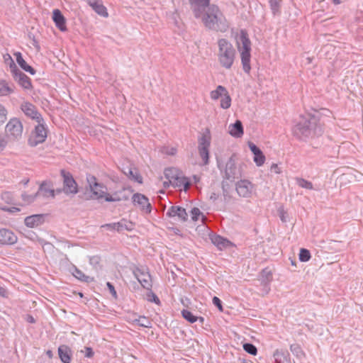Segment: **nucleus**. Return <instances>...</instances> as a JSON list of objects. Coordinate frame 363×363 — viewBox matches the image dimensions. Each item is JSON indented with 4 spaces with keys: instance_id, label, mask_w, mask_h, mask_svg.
Masks as SVG:
<instances>
[{
    "instance_id": "1",
    "label": "nucleus",
    "mask_w": 363,
    "mask_h": 363,
    "mask_svg": "<svg viewBox=\"0 0 363 363\" xmlns=\"http://www.w3.org/2000/svg\"><path fill=\"white\" fill-rule=\"evenodd\" d=\"M294 136L301 141H306L322 135L323 129L319 117L311 113L300 116L292 129Z\"/></svg>"
},
{
    "instance_id": "2",
    "label": "nucleus",
    "mask_w": 363,
    "mask_h": 363,
    "mask_svg": "<svg viewBox=\"0 0 363 363\" xmlns=\"http://www.w3.org/2000/svg\"><path fill=\"white\" fill-rule=\"evenodd\" d=\"M203 14L202 22L207 28L222 33L228 30L227 20L218 6L211 4Z\"/></svg>"
},
{
    "instance_id": "3",
    "label": "nucleus",
    "mask_w": 363,
    "mask_h": 363,
    "mask_svg": "<svg viewBox=\"0 0 363 363\" xmlns=\"http://www.w3.org/2000/svg\"><path fill=\"white\" fill-rule=\"evenodd\" d=\"M237 47L240 52L241 63L243 71L249 74L251 70V41L246 30L241 29L236 36Z\"/></svg>"
},
{
    "instance_id": "4",
    "label": "nucleus",
    "mask_w": 363,
    "mask_h": 363,
    "mask_svg": "<svg viewBox=\"0 0 363 363\" xmlns=\"http://www.w3.org/2000/svg\"><path fill=\"white\" fill-rule=\"evenodd\" d=\"M218 46V60L220 66L227 69H230L235 59V49L232 43L225 38L219 39Z\"/></svg>"
},
{
    "instance_id": "5",
    "label": "nucleus",
    "mask_w": 363,
    "mask_h": 363,
    "mask_svg": "<svg viewBox=\"0 0 363 363\" xmlns=\"http://www.w3.org/2000/svg\"><path fill=\"white\" fill-rule=\"evenodd\" d=\"M218 168L220 170L223 179L234 182L235 179L242 177V171L240 166L236 164L235 156L232 155L227 161L223 169H221L218 164Z\"/></svg>"
},
{
    "instance_id": "6",
    "label": "nucleus",
    "mask_w": 363,
    "mask_h": 363,
    "mask_svg": "<svg viewBox=\"0 0 363 363\" xmlns=\"http://www.w3.org/2000/svg\"><path fill=\"white\" fill-rule=\"evenodd\" d=\"M133 276L140 284L141 286L150 290L152 288V276L149 269L145 266H134L131 268Z\"/></svg>"
},
{
    "instance_id": "7",
    "label": "nucleus",
    "mask_w": 363,
    "mask_h": 363,
    "mask_svg": "<svg viewBox=\"0 0 363 363\" xmlns=\"http://www.w3.org/2000/svg\"><path fill=\"white\" fill-rule=\"evenodd\" d=\"M60 176L62 179V189H57V192L63 191L66 195H75L78 193V184L74 179L72 174L62 169L60 170Z\"/></svg>"
},
{
    "instance_id": "8",
    "label": "nucleus",
    "mask_w": 363,
    "mask_h": 363,
    "mask_svg": "<svg viewBox=\"0 0 363 363\" xmlns=\"http://www.w3.org/2000/svg\"><path fill=\"white\" fill-rule=\"evenodd\" d=\"M47 136L48 129L45 121L43 119V121L38 123V125L32 131L31 135L28 139V145L31 147H35L45 142Z\"/></svg>"
},
{
    "instance_id": "9",
    "label": "nucleus",
    "mask_w": 363,
    "mask_h": 363,
    "mask_svg": "<svg viewBox=\"0 0 363 363\" xmlns=\"http://www.w3.org/2000/svg\"><path fill=\"white\" fill-rule=\"evenodd\" d=\"M10 69L14 80L17 82L21 86L27 90H30L33 88L31 79L17 67L12 60L10 64Z\"/></svg>"
},
{
    "instance_id": "10",
    "label": "nucleus",
    "mask_w": 363,
    "mask_h": 363,
    "mask_svg": "<svg viewBox=\"0 0 363 363\" xmlns=\"http://www.w3.org/2000/svg\"><path fill=\"white\" fill-rule=\"evenodd\" d=\"M86 180L92 193V197L96 199L104 198L106 186L103 184L97 182L96 177L93 175H87Z\"/></svg>"
},
{
    "instance_id": "11",
    "label": "nucleus",
    "mask_w": 363,
    "mask_h": 363,
    "mask_svg": "<svg viewBox=\"0 0 363 363\" xmlns=\"http://www.w3.org/2000/svg\"><path fill=\"white\" fill-rule=\"evenodd\" d=\"M6 132L13 138H18L23 133V125L17 118H11L6 125Z\"/></svg>"
},
{
    "instance_id": "12",
    "label": "nucleus",
    "mask_w": 363,
    "mask_h": 363,
    "mask_svg": "<svg viewBox=\"0 0 363 363\" xmlns=\"http://www.w3.org/2000/svg\"><path fill=\"white\" fill-rule=\"evenodd\" d=\"M21 109L27 117L35 120L37 123L43 121V118L42 117V115L38 112V108L33 104L24 101L21 105Z\"/></svg>"
},
{
    "instance_id": "13",
    "label": "nucleus",
    "mask_w": 363,
    "mask_h": 363,
    "mask_svg": "<svg viewBox=\"0 0 363 363\" xmlns=\"http://www.w3.org/2000/svg\"><path fill=\"white\" fill-rule=\"evenodd\" d=\"M253 187V184L247 179H240L235 184L238 194L243 198L251 197Z\"/></svg>"
},
{
    "instance_id": "14",
    "label": "nucleus",
    "mask_w": 363,
    "mask_h": 363,
    "mask_svg": "<svg viewBox=\"0 0 363 363\" xmlns=\"http://www.w3.org/2000/svg\"><path fill=\"white\" fill-rule=\"evenodd\" d=\"M189 4L196 18H201L206 9H208V6L211 5L210 0H189Z\"/></svg>"
},
{
    "instance_id": "15",
    "label": "nucleus",
    "mask_w": 363,
    "mask_h": 363,
    "mask_svg": "<svg viewBox=\"0 0 363 363\" xmlns=\"http://www.w3.org/2000/svg\"><path fill=\"white\" fill-rule=\"evenodd\" d=\"M132 199L134 205H138L146 213L151 212V204L146 196L140 193H135L133 195Z\"/></svg>"
},
{
    "instance_id": "16",
    "label": "nucleus",
    "mask_w": 363,
    "mask_h": 363,
    "mask_svg": "<svg viewBox=\"0 0 363 363\" xmlns=\"http://www.w3.org/2000/svg\"><path fill=\"white\" fill-rule=\"evenodd\" d=\"M16 235L10 230L0 228V245H13L17 242Z\"/></svg>"
},
{
    "instance_id": "17",
    "label": "nucleus",
    "mask_w": 363,
    "mask_h": 363,
    "mask_svg": "<svg viewBox=\"0 0 363 363\" xmlns=\"http://www.w3.org/2000/svg\"><path fill=\"white\" fill-rule=\"evenodd\" d=\"M166 216L172 217H178V218L185 222L188 220V214L186 209L179 206H172L167 211Z\"/></svg>"
},
{
    "instance_id": "18",
    "label": "nucleus",
    "mask_w": 363,
    "mask_h": 363,
    "mask_svg": "<svg viewBox=\"0 0 363 363\" xmlns=\"http://www.w3.org/2000/svg\"><path fill=\"white\" fill-rule=\"evenodd\" d=\"M45 215L34 214L27 216L24 219V224L28 228H36L45 223Z\"/></svg>"
},
{
    "instance_id": "19",
    "label": "nucleus",
    "mask_w": 363,
    "mask_h": 363,
    "mask_svg": "<svg viewBox=\"0 0 363 363\" xmlns=\"http://www.w3.org/2000/svg\"><path fill=\"white\" fill-rule=\"evenodd\" d=\"M248 147L254 155L253 160L257 167H261L265 162V156L262 151L253 143L249 142Z\"/></svg>"
},
{
    "instance_id": "20",
    "label": "nucleus",
    "mask_w": 363,
    "mask_h": 363,
    "mask_svg": "<svg viewBox=\"0 0 363 363\" xmlns=\"http://www.w3.org/2000/svg\"><path fill=\"white\" fill-rule=\"evenodd\" d=\"M52 20L55 24V26L60 31L65 32L67 30L66 26V18L59 9H56L53 10Z\"/></svg>"
},
{
    "instance_id": "21",
    "label": "nucleus",
    "mask_w": 363,
    "mask_h": 363,
    "mask_svg": "<svg viewBox=\"0 0 363 363\" xmlns=\"http://www.w3.org/2000/svg\"><path fill=\"white\" fill-rule=\"evenodd\" d=\"M211 240L212 243L220 250L234 246V244L231 241L219 235H213Z\"/></svg>"
},
{
    "instance_id": "22",
    "label": "nucleus",
    "mask_w": 363,
    "mask_h": 363,
    "mask_svg": "<svg viewBox=\"0 0 363 363\" xmlns=\"http://www.w3.org/2000/svg\"><path fill=\"white\" fill-rule=\"evenodd\" d=\"M59 357L62 363H71L73 352L66 345H60L57 350Z\"/></svg>"
},
{
    "instance_id": "23",
    "label": "nucleus",
    "mask_w": 363,
    "mask_h": 363,
    "mask_svg": "<svg viewBox=\"0 0 363 363\" xmlns=\"http://www.w3.org/2000/svg\"><path fill=\"white\" fill-rule=\"evenodd\" d=\"M229 133L234 138H241L244 134L242 123L240 121L237 120L234 123L229 125Z\"/></svg>"
},
{
    "instance_id": "24",
    "label": "nucleus",
    "mask_w": 363,
    "mask_h": 363,
    "mask_svg": "<svg viewBox=\"0 0 363 363\" xmlns=\"http://www.w3.org/2000/svg\"><path fill=\"white\" fill-rule=\"evenodd\" d=\"M88 4L99 15L103 17L108 16L106 8L100 1L97 0H88Z\"/></svg>"
},
{
    "instance_id": "25",
    "label": "nucleus",
    "mask_w": 363,
    "mask_h": 363,
    "mask_svg": "<svg viewBox=\"0 0 363 363\" xmlns=\"http://www.w3.org/2000/svg\"><path fill=\"white\" fill-rule=\"evenodd\" d=\"M211 135L209 129H206L205 132L198 139V149L201 147H210Z\"/></svg>"
},
{
    "instance_id": "26",
    "label": "nucleus",
    "mask_w": 363,
    "mask_h": 363,
    "mask_svg": "<svg viewBox=\"0 0 363 363\" xmlns=\"http://www.w3.org/2000/svg\"><path fill=\"white\" fill-rule=\"evenodd\" d=\"M72 275L77 279L78 280L85 282L89 283L94 281V278L90 277L84 274L79 269H78L76 266L73 265L72 268Z\"/></svg>"
},
{
    "instance_id": "27",
    "label": "nucleus",
    "mask_w": 363,
    "mask_h": 363,
    "mask_svg": "<svg viewBox=\"0 0 363 363\" xmlns=\"http://www.w3.org/2000/svg\"><path fill=\"white\" fill-rule=\"evenodd\" d=\"M261 276V283L266 288V293H268L269 290V284L272 279V274L270 270L265 268L262 270Z\"/></svg>"
},
{
    "instance_id": "28",
    "label": "nucleus",
    "mask_w": 363,
    "mask_h": 363,
    "mask_svg": "<svg viewBox=\"0 0 363 363\" xmlns=\"http://www.w3.org/2000/svg\"><path fill=\"white\" fill-rule=\"evenodd\" d=\"M13 85L10 86L5 80L0 81V96H6L13 93Z\"/></svg>"
},
{
    "instance_id": "29",
    "label": "nucleus",
    "mask_w": 363,
    "mask_h": 363,
    "mask_svg": "<svg viewBox=\"0 0 363 363\" xmlns=\"http://www.w3.org/2000/svg\"><path fill=\"white\" fill-rule=\"evenodd\" d=\"M172 183L175 186L183 187L184 191H186L190 186L189 179L185 177H179L177 176Z\"/></svg>"
},
{
    "instance_id": "30",
    "label": "nucleus",
    "mask_w": 363,
    "mask_h": 363,
    "mask_svg": "<svg viewBox=\"0 0 363 363\" xmlns=\"http://www.w3.org/2000/svg\"><path fill=\"white\" fill-rule=\"evenodd\" d=\"M270 9L274 16L281 14V0H268Z\"/></svg>"
},
{
    "instance_id": "31",
    "label": "nucleus",
    "mask_w": 363,
    "mask_h": 363,
    "mask_svg": "<svg viewBox=\"0 0 363 363\" xmlns=\"http://www.w3.org/2000/svg\"><path fill=\"white\" fill-rule=\"evenodd\" d=\"M123 173L135 182H137L139 184L143 183V177L137 172H134L132 168L127 167L123 170Z\"/></svg>"
},
{
    "instance_id": "32",
    "label": "nucleus",
    "mask_w": 363,
    "mask_h": 363,
    "mask_svg": "<svg viewBox=\"0 0 363 363\" xmlns=\"http://www.w3.org/2000/svg\"><path fill=\"white\" fill-rule=\"evenodd\" d=\"M228 90L222 85H218L215 90L210 92V96L213 100H217L220 97H222Z\"/></svg>"
},
{
    "instance_id": "33",
    "label": "nucleus",
    "mask_w": 363,
    "mask_h": 363,
    "mask_svg": "<svg viewBox=\"0 0 363 363\" xmlns=\"http://www.w3.org/2000/svg\"><path fill=\"white\" fill-rule=\"evenodd\" d=\"M37 192H38V194L41 192L43 193L44 196H50L52 198L55 197V190L51 189L49 187H47V184L45 182H43L41 184V185L40 186L39 189Z\"/></svg>"
},
{
    "instance_id": "34",
    "label": "nucleus",
    "mask_w": 363,
    "mask_h": 363,
    "mask_svg": "<svg viewBox=\"0 0 363 363\" xmlns=\"http://www.w3.org/2000/svg\"><path fill=\"white\" fill-rule=\"evenodd\" d=\"M182 317L191 323H194L197 321L199 317L194 315L190 311L186 309H183L182 311Z\"/></svg>"
},
{
    "instance_id": "35",
    "label": "nucleus",
    "mask_w": 363,
    "mask_h": 363,
    "mask_svg": "<svg viewBox=\"0 0 363 363\" xmlns=\"http://www.w3.org/2000/svg\"><path fill=\"white\" fill-rule=\"evenodd\" d=\"M231 106V97L227 91L224 93L220 100V107L223 109H228Z\"/></svg>"
},
{
    "instance_id": "36",
    "label": "nucleus",
    "mask_w": 363,
    "mask_h": 363,
    "mask_svg": "<svg viewBox=\"0 0 363 363\" xmlns=\"http://www.w3.org/2000/svg\"><path fill=\"white\" fill-rule=\"evenodd\" d=\"M209 149L210 147H201L199 148V154L201 157L203 164H208L209 162Z\"/></svg>"
},
{
    "instance_id": "37",
    "label": "nucleus",
    "mask_w": 363,
    "mask_h": 363,
    "mask_svg": "<svg viewBox=\"0 0 363 363\" xmlns=\"http://www.w3.org/2000/svg\"><path fill=\"white\" fill-rule=\"evenodd\" d=\"M133 321L139 326L143 328H151V322L149 318L145 316H139L138 318L135 319Z\"/></svg>"
},
{
    "instance_id": "38",
    "label": "nucleus",
    "mask_w": 363,
    "mask_h": 363,
    "mask_svg": "<svg viewBox=\"0 0 363 363\" xmlns=\"http://www.w3.org/2000/svg\"><path fill=\"white\" fill-rule=\"evenodd\" d=\"M38 196V192H36L35 194H28L26 193H23L21 194V199L23 200V201L24 202V204L25 205H28V204H30L31 203H33L35 199L37 198V196Z\"/></svg>"
},
{
    "instance_id": "39",
    "label": "nucleus",
    "mask_w": 363,
    "mask_h": 363,
    "mask_svg": "<svg viewBox=\"0 0 363 363\" xmlns=\"http://www.w3.org/2000/svg\"><path fill=\"white\" fill-rule=\"evenodd\" d=\"M296 184L301 188L306 189H313V184L303 178H296Z\"/></svg>"
},
{
    "instance_id": "40",
    "label": "nucleus",
    "mask_w": 363,
    "mask_h": 363,
    "mask_svg": "<svg viewBox=\"0 0 363 363\" xmlns=\"http://www.w3.org/2000/svg\"><path fill=\"white\" fill-rule=\"evenodd\" d=\"M298 257L300 261L303 262L309 261L311 257L310 251L305 248H301L300 250Z\"/></svg>"
},
{
    "instance_id": "41",
    "label": "nucleus",
    "mask_w": 363,
    "mask_h": 363,
    "mask_svg": "<svg viewBox=\"0 0 363 363\" xmlns=\"http://www.w3.org/2000/svg\"><path fill=\"white\" fill-rule=\"evenodd\" d=\"M243 349L246 352L252 355H256L257 353V349L252 343L246 342L243 344Z\"/></svg>"
},
{
    "instance_id": "42",
    "label": "nucleus",
    "mask_w": 363,
    "mask_h": 363,
    "mask_svg": "<svg viewBox=\"0 0 363 363\" xmlns=\"http://www.w3.org/2000/svg\"><path fill=\"white\" fill-rule=\"evenodd\" d=\"M15 55L18 65L25 71L29 65L24 60L21 52H18L15 53Z\"/></svg>"
},
{
    "instance_id": "43",
    "label": "nucleus",
    "mask_w": 363,
    "mask_h": 363,
    "mask_svg": "<svg viewBox=\"0 0 363 363\" xmlns=\"http://www.w3.org/2000/svg\"><path fill=\"white\" fill-rule=\"evenodd\" d=\"M148 293L147 294V301L150 302H152L156 303L157 305H160L161 302L158 296L152 291L147 290Z\"/></svg>"
},
{
    "instance_id": "44",
    "label": "nucleus",
    "mask_w": 363,
    "mask_h": 363,
    "mask_svg": "<svg viewBox=\"0 0 363 363\" xmlns=\"http://www.w3.org/2000/svg\"><path fill=\"white\" fill-rule=\"evenodd\" d=\"M173 170L174 169L172 168H166L164 172V176L169 179V183H172L175 177L177 176L173 174Z\"/></svg>"
},
{
    "instance_id": "45",
    "label": "nucleus",
    "mask_w": 363,
    "mask_h": 363,
    "mask_svg": "<svg viewBox=\"0 0 363 363\" xmlns=\"http://www.w3.org/2000/svg\"><path fill=\"white\" fill-rule=\"evenodd\" d=\"M7 118V110L6 108L0 104V125L5 123Z\"/></svg>"
},
{
    "instance_id": "46",
    "label": "nucleus",
    "mask_w": 363,
    "mask_h": 363,
    "mask_svg": "<svg viewBox=\"0 0 363 363\" xmlns=\"http://www.w3.org/2000/svg\"><path fill=\"white\" fill-rule=\"evenodd\" d=\"M190 213H191V219L194 221L198 220L199 217L200 216V215H201V211L199 210V208H198L196 207L193 208L191 210Z\"/></svg>"
},
{
    "instance_id": "47",
    "label": "nucleus",
    "mask_w": 363,
    "mask_h": 363,
    "mask_svg": "<svg viewBox=\"0 0 363 363\" xmlns=\"http://www.w3.org/2000/svg\"><path fill=\"white\" fill-rule=\"evenodd\" d=\"M106 286L109 290V292L111 294L112 296L115 298V299H117L118 298V295H117V292L115 289V287L109 281H108L106 283Z\"/></svg>"
},
{
    "instance_id": "48",
    "label": "nucleus",
    "mask_w": 363,
    "mask_h": 363,
    "mask_svg": "<svg viewBox=\"0 0 363 363\" xmlns=\"http://www.w3.org/2000/svg\"><path fill=\"white\" fill-rule=\"evenodd\" d=\"M212 302L218 308L220 311H223L222 301L218 297L214 296L212 299Z\"/></svg>"
},
{
    "instance_id": "49",
    "label": "nucleus",
    "mask_w": 363,
    "mask_h": 363,
    "mask_svg": "<svg viewBox=\"0 0 363 363\" xmlns=\"http://www.w3.org/2000/svg\"><path fill=\"white\" fill-rule=\"evenodd\" d=\"M125 227V220H121L119 222L115 223L116 231L121 232L124 229Z\"/></svg>"
},
{
    "instance_id": "50",
    "label": "nucleus",
    "mask_w": 363,
    "mask_h": 363,
    "mask_svg": "<svg viewBox=\"0 0 363 363\" xmlns=\"http://www.w3.org/2000/svg\"><path fill=\"white\" fill-rule=\"evenodd\" d=\"M129 198L128 196L127 195H124L123 196H120L118 195V193L116 192L113 194V199H116L115 201H122V200H128Z\"/></svg>"
},
{
    "instance_id": "51",
    "label": "nucleus",
    "mask_w": 363,
    "mask_h": 363,
    "mask_svg": "<svg viewBox=\"0 0 363 363\" xmlns=\"http://www.w3.org/2000/svg\"><path fill=\"white\" fill-rule=\"evenodd\" d=\"M101 228H105L106 230L114 231L116 230L115 223H106L101 226Z\"/></svg>"
},
{
    "instance_id": "52",
    "label": "nucleus",
    "mask_w": 363,
    "mask_h": 363,
    "mask_svg": "<svg viewBox=\"0 0 363 363\" xmlns=\"http://www.w3.org/2000/svg\"><path fill=\"white\" fill-rule=\"evenodd\" d=\"M270 172L272 173L275 174H280L281 173V169L279 167V166L277 164H272L270 167Z\"/></svg>"
},
{
    "instance_id": "53",
    "label": "nucleus",
    "mask_w": 363,
    "mask_h": 363,
    "mask_svg": "<svg viewBox=\"0 0 363 363\" xmlns=\"http://www.w3.org/2000/svg\"><path fill=\"white\" fill-rule=\"evenodd\" d=\"M85 351H86V352H85L84 356L86 357L91 358L94 356V351H93L91 347H85Z\"/></svg>"
},
{
    "instance_id": "54",
    "label": "nucleus",
    "mask_w": 363,
    "mask_h": 363,
    "mask_svg": "<svg viewBox=\"0 0 363 363\" xmlns=\"http://www.w3.org/2000/svg\"><path fill=\"white\" fill-rule=\"evenodd\" d=\"M7 144L6 140L5 138L0 135V152L4 150V149L6 147Z\"/></svg>"
},
{
    "instance_id": "55",
    "label": "nucleus",
    "mask_w": 363,
    "mask_h": 363,
    "mask_svg": "<svg viewBox=\"0 0 363 363\" xmlns=\"http://www.w3.org/2000/svg\"><path fill=\"white\" fill-rule=\"evenodd\" d=\"M89 262L91 264H96L99 262V257L97 256L91 257L89 259Z\"/></svg>"
},
{
    "instance_id": "56",
    "label": "nucleus",
    "mask_w": 363,
    "mask_h": 363,
    "mask_svg": "<svg viewBox=\"0 0 363 363\" xmlns=\"http://www.w3.org/2000/svg\"><path fill=\"white\" fill-rule=\"evenodd\" d=\"M104 198H105V201L107 202H113L116 200L113 199V196H111L109 194H106V192Z\"/></svg>"
},
{
    "instance_id": "57",
    "label": "nucleus",
    "mask_w": 363,
    "mask_h": 363,
    "mask_svg": "<svg viewBox=\"0 0 363 363\" xmlns=\"http://www.w3.org/2000/svg\"><path fill=\"white\" fill-rule=\"evenodd\" d=\"M25 71L30 73L32 75H34L36 72L35 69L30 65L26 69Z\"/></svg>"
},
{
    "instance_id": "58",
    "label": "nucleus",
    "mask_w": 363,
    "mask_h": 363,
    "mask_svg": "<svg viewBox=\"0 0 363 363\" xmlns=\"http://www.w3.org/2000/svg\"><path fill=\"white\" fill-rule=\"evenodd\" d=\"M5 210L10 213H16V212L20 211V209L17 207H10V208H7Z\"/></svg>"
},
{
    "instance_id": "59",
    "label": "nucleus",
    "mask_w": 363,
    "mask_h": 363,
    "mask_svg": "<svg viewBox=\"0 0 363 363\" xmlns=\"http://www.w3.org/2000/svg\"><path fill=\"white\" fill-rule=\"evenodd\" d=\"M0 296L2 297H6L7 291L5 288L0 286Z\"/></svg>"
},
{
    "instance_id": "60",
    "label": "nucleus",
    "mask_w": 363,
    "mask_h": 363,
    "mask_svg": "<svg viewBox=\"0 0 363 363\" xmlns=\"http://www.w3.org/2000/svg\"><path fill=\"white\" fill-rule=\"evenodd\" d=\"M166 153L169 155H174L177 153V149L175 147H171Z\"/></svg>"
},
{
    "instance_id": "61",
    "label": "nucleus",
    "mask_w": 363,
    "mask_h": 363,
    "mask_svg": "<svg viewBox=\"0 0 363 363\" xmlns=\"http://www.w3.org/2000/svg\"><path fill=\"white\" fill-rule=\"evenodd\" d=\"M279 217L282 222H286L285 218L284 212L283 211H279Z\"/></svg>"
},
{
    "instance_id": "62",
    "label": "nucleus",
    "mask_w": 363,
    "mask_h": 363,
    "mask_svg": "<svg viewBox=\"0 0 363 363\" xmlns=\"http://www.w3.org/2000/svg\"><path fill=\"white\" fill-rule=\"evenodd\" d=\"M27 320H28V322L31 323H35V318H34L33 316H31V315H29V316L28 317Z\"/></svg>"
},
{
    "instance_id": "63",
    "label": "nucleus",
    "mask_w": 363,
    "mask_h": 363,
    "mask_svg": "<svg viewBox=\"0 0 363 363\" xmlns=\"http://www.w3.org/2000/svg\"><path fill=\"white\" fill-rule=\"evenodd\" d=\"M46 354L47 356L49 357V358H52V356H53V353L51 350H48L47 352H46Z\"/></svg>"
},
{
    "instance_id": "64",
    "label": "nucleus",
    "mask_w": 363,
    "mask_h": 363,
    "mask_svg": "<svg viewBox=\"0 0 363 363\" xmlns=\"http://www.w3.org/2000/svg\"><path fill=\"white\" fill-rule=\"evenodd\" d=\"M210 199H212V200H213V201L216 200V199H217V196H216V194L215 193H213V194H211V196Z\"/></svg>"
}]
</instances>
